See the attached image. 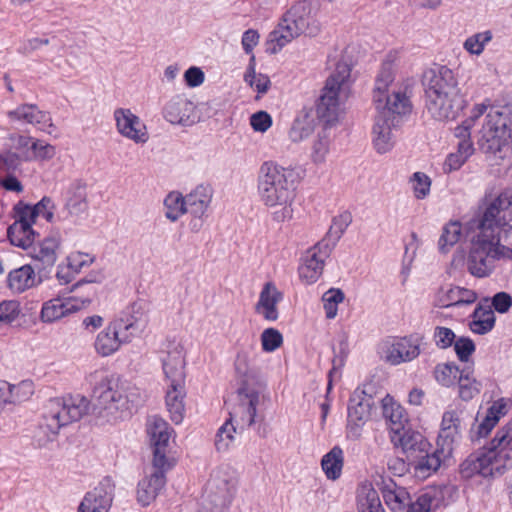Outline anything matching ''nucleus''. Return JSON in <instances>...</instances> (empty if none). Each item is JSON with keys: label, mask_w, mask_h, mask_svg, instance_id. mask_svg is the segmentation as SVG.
Listing matches in <instances>:
<instances>
[{"label": "nucleus", "mask_w": 512, "mask_h": 512, "mask_svg": "<svg viewBox=\"0 0 512 512\" xmlns=\"http://www.w3.org/2000/svg\"><path fill=\"white\" fill-rule=\"evenodd\" d=\"M511 119L501 109L490 107L478 133L477 145L485 154L495 155L509 146L512 139Z\"/></svg>", "instance_id": "1a4fd4ad"}, {"label": "nucleus", "mask_w": 512, "mask_h": 512, "mask_svg": "<svg viewBox=\"0 0 512 512\" xmlns=\"http://www.w3.org/2000/svg\"><path fill=\"white\" fill-rule=\"evenodd\" d=\"M195 111L193 102L182 95H177L167 102L163 109L164 118L171 124L189 125Z\"/></svg>", "instance_id": "393cba45"}, {"label": "nucleus", "mask_w": 512, "mask_h": 512, "mask_svg": "<svg viewBox=\"0 0 512 512\" xmlns=\"http://www.w3.org/2000/svg\"><path fill=\"white\" fill-rule=\"evenodd\" d=\"M493 35L490 30L476 33L468 37L464 42V49L473 55H480L485 46L492 40Z\"/></svg>", "instance_id": "3c124183"}, {"label": "nucleus", "mask_w": 512, "mask_h": 512, "mask_svg": "<svg viewBox=\"0 0 512 512\" xmlns=\"http://www.w3.org/2000/svg\"><path fill=\"white\" fill-rule=\"evenodd\" d=\"M459 386V396L469 401L480 392V383L472 376V372L467 369L461 370L457 379Z\"/></svg>", "instance_id": "49530a36"}, {"label": "nucleus", "mask_w": 512, "mask_h": 512, "mask_svg": "<svg viewBox=\"0 0 512 512\" xmlns=\"http://www.w3.org/2000/svg\"><path fill=\"white\" fill-rule=\"evenodd\" d=\"M283 299V294L272 282H267L262 288L259 300L255 306L258 314L267 321H276L279 317L277 305Z\"/></svg>", "instance_id": "a878e982"}, {"label": "nucleus", "mask_w": 512, "mask_h": 512, "mask_svg": "<svg viewBox=\"0 0 512 512\" xmlns=\"http://www.w3.org/2000/svg\"><path fill=\"white\" fill-rule=\"evenodd\" d=\"M163 371L168 381L166 407L172 422L180 424L185 415V359L183 348L172 344L171 350L162 359Z\"/></svg>", "instance_id": "6e6552de"}, {"label": "nucleus", "mask_w": 512, "mask_h": 512, "mask_svg": "<svg viewBox=\"0 0 512 512\" xmlns=\"http://www.w3.org/2000/svg\"><path fill=\"white\" fill-rule=\"evenodd\" d=\"M331 136L327 129H323L318 132L314 139L311 147V160L314 164L320 165L326 161V158L330 152Z\"/></svg>", "instance_id": "79ce46f5"}, {"label": "nucleus", "mask_w": 512, "mask_h": 512, "mask_svg": "<svg viewBox=\"0 0 512 512\" xmlns=\"http://www.w3.org/2000/svg\"><path fill=\"white\" fill-rule=\"evenodd\" d=\"M146 430L152 447H169L173 429L163 418L157 415L148 417Z\"/></svg>", "instance_id": "7c9ffc66"}, {"label": "nucleus", "mask_w": 512, "mask_h": 512, "mask_svg": "<svg viewBox=\"0 0 512 512\" xmlns=\"http://www.w3.org/2000/svg\"><path fill=\"white\" fill-rule=\"evenodd\" d=\"M497 418L491 416L488 412L483 420L471 431V439L479 440L480 438H484L492 431V429L497 424Z\"/></svg>", "instance_id": "0e129e2a"}, {"label": "nucleus", "mask_w": 512, "mask_h": 512, "mask_svg": "<svg viewBox=\"0 0 512 512\" xmlns=\"http://www.w3.org/2000/svg\"><path fill=\"white\" fill-rule=\"evenodd\" d=\"M456 339L452 329L444 326H436L433 332V341L439 349L451 347Z\"/></svg>", "instance_id": "bf43d9fd"}, {"label": "nucleus", "mask_w": 512, "mask_h": 512, "mask_svg": "<svg viewBox=\"0 0 512 512\" xmlns=\"http://www.w3.org/2000/svg\"><path fill=\"white\" fill-rule=\"evenodd\" d=\"M390 440L393 446L400 449L408 459L416 458L417 455L431 449L429 441L417 430L410 425L390 432Z\"/></svg>", "instance_id": "dca6fc26"}, {"label": "nucleus", "mask_w": 512, "mask_h": 512, "mask_svg": "<svg viewBox=\"0 0 512 512\" xmlns=\"http://www.w3.org/2000/svg\"><path fill=\"white\" fill-rule=\"evenodd\" d=\"M383 499L392 512L406 508V512H434L446 508L444 491L441 489H427L413 502L405 488L386 486L383 489Z\"/></svg>", "instance_id": "9d476101"}, {"label": "nucleus", "mask_w": 512, "mask_h": 512, "mask_svg": "<svg viewBox=\"0 0 512 512\" xmlns=\"http://www.w3.org/2000/svg\"><path fill=\"white\" fill-rule=\"evenodd\" d=\"M373 398L363 389L357 388L351 395L348 405V431L357 438L360 427L369 419Z\"/></svg>", "instance_id": "f3484780"}, {"label": "nucleus", "mask_w": 512, "mask_h": 512, "mask_svg": "<svg viewBox=\"0 0 512 512\" xmlns=\"http://www.w3.org/2000/svg\"><path fill=\"white\" fill-rule=\"evenodd\" d=\"M245 81L258 93L264 94L270 87V79L264 74H256L253 68H250L245 74Z\"/></svg>", "instance_id": "052dcab7"}, {"label": "nucleus", "mask_w": 512, "mask_h": 512, "mask_svg": "<svg viewBox=\"0 0 512 512\" xmlns=\"http://www.w3.org/2000/svg\"><path fill=\"white\" fill-rule=\"evenodd\" d=\"M31 160L29 151L17 153L11 150H6L0 153V163L7 170L17 169L23 161Z\"/></svg>", "instance_id": "6e6d98bb"}, {"label": "nucleus", "mask_w": 512, "mask_h": 512, "mask_svg": "<svg viewBox=\"0 0 512 512\" xmlns=\"http://www.w3.org/2000/svg\"><path fill=\"white\" fill-rule=\"evenodd\" d=\"M166 477L161 472H154L138 484L137 501L142 507L148 506L164 488Z\"/></svg>", "instance_id": "c85d7f7f"}, {"label": "nucleus", "mask_w": 512, "mask_h": 512, "mask_svg": "<svg viewBox=\"0 0 512 512\" xmlns=\"http://www.w3.org/2000/svg\"><path fill=\"white\" fill-rule=\"evenodd\" d=\"M356 503L358 512H384L379 494L370 482L358 486Z\"/></svg>", "instance_id": "473e14b6"}, {"label": "nucleus", "mask_w": 512, "mask_h": 512, "mask_svg": "<svg viewBox=\"0 0 512 512\" xmlns=\"http://www.w3.org/2000/svg\"><path fill=\"white\" fill-rule=\"evenodd\" d=\"M59 244V236L52 235L44 238L38 245L30 247L29 254L34 261L40 264L39 269H46L55 264Z\"/></svg>", "instance_id": "cd10ccee"}, {"label": "nucleus", "mask_w": 512, "mask_h": 512, "mask_svg": "<svg viewBox=\"0 0 512 512\" xmlns=\"http://www.w3.org/2000/svg\"><path fill=\"white\" fill-rule=\"evenodd\" d=\"M213 196V190L209 185H198L194 190L185 196L187 213H190L194 219L190 222V228L198 232L202 227V219L207 216V210L210 206Z\"/></svg>", "instance_id": "412c9836"}, {"label": "nucleus", "mask_w": 512, "mask_h": 512, "mask_svg": "<svg viewBox=\"0 0 512 512\" xmlns=\"http://www.w3.org/2000/svg\"><path fill=\"white\" fill-rule=\"evenodd\" d=\"M88 409V399L80 395L49 399L39 425V433L46 437L42 444L53 441L61 428L79 421Z\"/></svg>", "instance_id": "0eeeda50"}, {"label": "nucleus", "mask_w": 512, "mask_h": 512, "mask_svg": "<svg viewBox=\"0 0 512 512\" xmlns=\"http://www.w3.org/2000/svg\"><path fill=\"white\" fill-rule=\"evenodd\" d=\"M395 55L390 53L382 62L375 78L373 102L377 113L398 120L410 114L412 103L408 87L395 82Z\"/></svg>", "instance_id": "20e7f679"}, {"label": "nucleus", "mask_w": 512, "mask_h": 512, "mask_svg": "<svg viewBox=\"0 0 512 512\" xmlns=\"http://www.w3.org/2000/svg\"><path fill=\"white\" fill-rule=\"evenodd\" d=\"M35 274L30 265H24L10 271L7 278L8 287L15 293H21L34 285Z\"/></svg>", "instance_id": "e433bc0d"}, {"label": "nucleus", "mask_w": 512, "mask_h": 512, "mask_svg": "<svg viewBox=\"0 0 512 512\" xmlns=\"http://www.w3.org/2000/svg\"><path fill=\"white\" fill-rule=\"evenodd\" d=\"M68 268L78 273L93 262V257L82 252H73L67 257Z\"/></svg>", "instance_id": "774afa93"}, {"label": "nucleus", "mask_w": 512, "mask_h": 512, "mask_svg": "<svg viewBox=\"0 0 512 512\" xmlns=\"http://www.w3.org/2000/svg\"><path fill=\"white\" fill-rule=\"evenodd\" d=\"M462 236L461 224L457 221L446 224L438 241V248L441 253H447Z\"/></svg>", "instance_id": "c03bdc74"}, {"label": "nucleus", "mask_w": 512, "mask_h": 512, "mask_svg": "<svg viewBox=\"0 0 512 512\" xmlns=\"http://www.w3.org/2000/svg\"><path fill=\"white\" fill-rule=\"evenodd\" d=\"M512 188H507L495 198L485 197V209L478 223V232L471 239L468 257L462 251L456 252L451 261V270L462 269L483 278L490 275L495 262L512 260Z\"/></svg>", "instance_id": "f257e3e1"}, {"label": "nucleus", "mask_w": 512, "mask_h": 512, "mask_svg": "<svg viewBox=\"0 0 512 512\" xmlns=\"http://www.w3.org/2000/svg\"><path fill=\"white\" fill-rule=\"evenodd\" d=\"M422 342L418 334L386 340L380 348L381 357L391 365L411 362L420 355Z\"/></svg>", "instance_id": "f8f14e48"}, {"label": "nucleus", "mask_w": 512, "mask_h": 512, "mask_svg": "<svg viewBox=\"0 0 512 512\" xmlns=\"http://www.w3.org/2000/svg\"><path fill=\"white\" fill-rule=\"evenodd\" d=\"M114 488L111 479L104 478L85 494L77 512H108L112 506Z\"/></svg>", "instance_id": "aec40b11"}, {"label": "nucleus", "mask_w": 512, "mask_h": 512, "mask_svg": "<svg viewBox=\"0 0 512 512\" xmlns=\"http://www.w3.org/2000/svg\"><path fill=\"white\" fill-rule=\"evenodd\" d=\"M7 117L11 121L38 126L41 130L48 133H51L49 128L53 127L49 113L40 110L35 104L19 105L15 109L8 111Z\"/></svg>", "instance_id": "b1692460"}, {"label": "nucleus", "mask_w": 512, "mask_h": 512, "mask_svg": "<svg viewBox=\"0 0 512 512\" xmlns=\"http://www.w3.org/2000/svg\"><path fill=\"white\" fill-rule=\"evenodd\" d=\"M123 330H128V322L122 318L113 320L98 333L94 342L96 352L103 357L114 354L124 342L120 337Z\"/></svg>", "instance_id": "4be33fe9"}, {"label": "nucleus", "mask_w": 512, "mask_h": 512, "mask_svg": "<svg viewBox=\"0 0 512 512\" xmlns=\"http://www.w3.org/2000/svg\"><path fill=\"white\" fill-rule=\"evenodd\" d=\"M236 487L237 481L234 477H226L220 471L212 474L205 491V500L210 504L207 509H228L235 495Z\"/></svg>", "instance_id": "4468645a"}, {"label": "nucleus", "mask_w": 512, "mask_h": 512, "mask_svg": "<svg viewBox=\"0 0 512 512\" xmlns=\"http://www.w3.org/2000/svg\"><path fill=\"white\" fill-rule=\"evenodd\" d=\"M7 235L10 243L22 249L30 248L38 234L32 229V226L23 224H11L7 229Z\"/></svg>", "instance_id": "ea45409f"}, {"label": "nucleus", "mask_w": 512, "mask_h": 512, "mask_svg": "<svg viewBox=\"0 0 512 512\" xmlns=\"http://www.w3.org/2000/svg\"><path fill=\"white\" fill-rule=\"evenodd\" d=\"M149 134L146 125L135 115L130 114V140L136 143H146Z\"/></svg>", "instance_id": "680f3d73"}, {"label": "nucleus", "mask_w": 512, "mask_h": 512, "mask_svg": "<svg viewBox=\"0 0 512 512\" xmlns=\"http://www.w3.org/2000/svg\"><path fill=\"white\" fill-rule=\"evenodd\" d=\"M344 293L337 288L327 290L323 296V308L328 319H334L338 312V304L344 301Z\"/></svg>", "instance_id": "8fccbe9b"}, {"label": "nucleus", "mask_w": 512, "mask_h": 512, "mask_svg": "<svg viewBox=\"0 0 512 512\" xmlns=\"http://www.w3.org/2000/svg\"><path fill=\"white\" fill-rule=\"evenodd\" d=\"M165 216L172 222L187 213L185 197L176 191L170 192L164 199Z\"/></svg>", "instance_id": "37998d69"}, {"label": "nucleus", "mask_w": 512, "mask_h": 512, "mask_svg": "<svg viewBox=\"0 0 512 512\" xmlns=\"http://www.w3.org/2000/svg\"><path fill=\"white\" fill-rule=\"evenodd\" d=\"M414 196L419 199H425L431 189V179L423 172H415L410 178Z\"/></svg>", "instance_id": "864d4df0"}, {"label": "nucleus", "mask_w": 512, "mask_h": 512, "mask_svg": "<svg viewBox=\"0 0 512 512\" xmlns=\"http://www.w3.org/2000/svg\"><path fill=\"white\" fill-rule=\"evenodd\" d=\"M315 6L310 0L296 2L283 15L277 27L269 33L267 52L278 53L283 47L302 33L316 36L320 27L314 19Z\"/></svg>", "instance_id": "39448f33"}, {"label": "nucleus", "mask_w": 512, "mask_h": 512, "mask_svg": "<svg viewBox=\"0 0 512 512\" xmlns=\"http://www.w3.org/2000/svg\"><path fill=\"white\" fill-rule=\"evenodd\" d=\"M88 209L86 184L81 181H74L66 192L65 205L57 215L60 221H71L76 223Z\"/></svg>", "instance_id": "6ab92c4d"}, {"label": "nucleus", "mask_w": 512, "mask_h": 512, "mask_svg": "<svg viewBox=\"0 0 512 512\" xmlns=\"http://www.w3.org/2000/svg\"><path fill=\"white\" fill-rule=\"evenodd\" d=\"M491 447H511L512 448V419L501 429H499L491 441Z\"/></svg>", "instance_id": "69168bd1"}, {"label": "nucleus", "mask_w": 512, "mask_h": 512, "mask_svg": "<svg viewBox=\"0 0 512 512\" xmlns=\"http://www.w3.org/2000/svg\"><path fill=\"white\" fill-rule=\"evenodd\" d=\"M382 413L384 418L390 423V432L400 430L409 425L405 409L389 395L382 400Z\"/></svg>", "instance_id": "72a5a7b5"}, {"label": "nucleus", "mask_w": 512, "mask_h": 512, "mask_svg": "<svg viewBox=\"0 0 512 512\" xmlns=\"http://www.w3.org/2000/svg\"><path fill=\"white\" fill-rule=\"evenodd\" d=\"M299 172L291 167H284L274 161L264 162L259 169L257 192L260 202L273 212L277 222L290 220L293 216L292 204L295 199Z\"/></svg>", "instance_id": "f03ea898"}, {"label": "nucleus", "mask_w": 512, "mask_h": 512, "mask_svg": "<svg viewBox=\"0 0 512 512\" xmlns=\"http://www.w3.org/2000/svg\"><path fill=\"white\" fill-rule=\"evenodd\" d=\"M426 108L438 121L453 120L462 109L463 100L454 72L439 65L427 69L423 75Z\"/></svg>", "instance_id": "7ed1b4c3"}, {"label": "nucleus", "mask_w": 512, "mask_h": 512, "mask_svg": "<svg viewBox=\"0 0 512 512\" xmlns=\"http://www.w3.org/2000/svg\"><path fill=\"white\" fill-rule=\"evenodd\" d=\"M238 404L235 416L239 419L241 427H250L256 421L257 407L262 393L258 387L243 382L238 391Z\"/></svg>", "instance_id": "a211bd4d"}, {"label": "nucleus", "mask_w": 512, "mask_h": 512, "mask_svg": "<svg viewBox=\"0 0 512 512\" xmlns=\"http://www.w3.org/2000/svg\"><path fill=\"white\" fill-rule=\"evenodd\" d=\"M149 303L148 301L141 299L133 303L130 313V335H141L149 322L148 318Z\"/></svg>", "instance_id": "a19ab883"}, {"label": "nucleus", "mask_w": 512, "mask_h": 512, "mask_svg": "<svg viewBox=\"0 0 512 512\" xmlns=\"http://www.w3.org/2000/svg\"><path fill=\"white\" fill-rule=\"evenodd\" d=\"M316 121L312 110L302 109L295 117L289 130V139L299 143L307 139L315 130Z\"/></svg>", "instance_id": "2f4dec72"}, {"label": "nucleus", "mask_w": 512, "mask_h": 512, "mask_svg": "<svg viewBox=\"0 0 512 512\" xmlns=\"http://www.w3.org/2000/svg\"><path fill=\"white\" fill-rule=\"evenodd\" d=\"M477 300V294L473 290L454 286L449 288L439 299L443 307H459L471 305Z\"/></svg>", "instance_id": "f704fd0d"}, {"label": "nucleus", "mask_w": 512, "mask_h": 512, "mask_svg": "<svg viewBox=\"0 0 512 512\" xmlns=\"http://www.w3.org/2000/svg\"><path fill=\"white\" fill-rule=\"evenodd\" d=\"M153 468L155 472L165 473L175 465V460L169 455V447H153Z\"/></svg>", "instance_id": "603ef678"}, {"label": "nucleus", "mask_w": 512, "mask_h": 512, "mask_svg": "<svg viewBox=\"0 0 512 512\" xmlns=\"http://www.w3.org/2000/svg\"><path fill=\"white\" fill-rule=\"evenodd\" d=\"M460 372L459 368L454 364H438L434 370V377L440 385L450 387L456 383Z\"/></svg>", "instance_id": "09e8293b"}, {"label": "nucleus", "mask_w": 512, "mask_h": 512, "mask_svg": "<svg viewBox=\"0 0 512 512\" xmlns=\"http://www.w3.org/2000/svg\"><path fill=\"white\" fill-rule=\"evenodd\" d=\"M283 343L282 334L275 328H267L261 334V346L264 352H274Z\"/></svg>", "instance_id": "4d7b16f0"}, {"label": "nucleus", "mask_w": 512, "mask_h": 512, "mask_svg": "<svg viewBox=\"0 0 512 512\" xmlns=\"http://www.w3.org/2000/svg\"><path fill=\"white\" fill-rule=\"evenodd\" d=\"M236 428L232 423V418L226 420L217 430L214 445L218 452H227L235 441Z\"/></svg>", "instance_id": "a18cd8bd"}, {"label": "nucleus", "mask_w": 512, "mask_h": 512, "mask_svg": "<svg viewBox=\"0 0 512 512\" xmlns=\"http://www.w3.org/2000/svg\"><path fill=\"white\" fill-rule=\"evenodd\" d=\"M332 252V244L320 240L305 251L298 268L299 277L308 284L316 282L322 275L324 264Z\"/></svg>", "instance_id": "2eb2a0df"}, {"label": "nucleus", "mask_w": 512, "mask_h": 512, "mask_svg": "<svg viewBox=\"0 0 512 512\" xmlns=\"http://www.w3.org/2000/svg\"><path fill=\"white\" fill-rule=\"evenodd\" d=\"M460 414L461 411L457 409L448 410L443 414L438 436V445L442 446V451L451 452L453 443L460 437Z\"/></svg>", "instance_id": "bb28decb"}, {"label": "nucleus", "mask_w": 512, "mask_h": 512, "mask_svg": "<svg viewBox=\"0 0 512 512\" xmlns=\"http://www.w3.org/2000/svg\"><path fill=\"white\" fill-rule=\"evenodd\" d=\"M444 451L441 450H435L433 452L426 451L423 452V454L417 455L416 458H411L415 461L414 469L415 474L420 478H427L433 473H435L439 467L441 466V457L440 453H443Z\"/></svg>", "instance_id": "c9c22d12"}, {"label": "nucleus", "mask_w": 512, "mask_h": 512, "mask_svg": "<svg viewBox=\"0 0 512 512\" xmlns=\"http://www.w3.org/2000/svg\"><path fill=\"white\" fill-rule=\"evenodd\" d=\"M352 221L351 214L344 212L333 218L332 224L327 232L326 236L322 240L328 241L332 244V250L336 246L343 233L346 231Z\"/></svg>", "instance_id": "de8ad7c7"}, {"label": "nucleus", "mask_w": 512, "mask_h": 512, "mask_svg": "<svg viewBox=\"0 0 512 512\" xmlns=\"http://www.w3.org/2000/svg\"><path fill=\"white\" fill-rule=\"evenodd\" d=\"M495 325V315L490 306L478 305L473 314L469 327L473 333L484 335Z\"/></svg>", "instance_id": "4c0bfd02"}, {"label": "nucleus", "mask_w": 512, "mask_h": 512, "mask_svg": "<svg viewBox=\"0 0 512 512\" xmlns=\"http://www.w3.org/2000/svg\"><path fill=\"white\" fill-rule=\"evenodd\" d=\"M124 393L125 389L118 375L100 377L92 393L95 409H99V413L101 410H118Z\"/></svg>", "instance_id": "ddd939ff"}, {"label": "nucleus", "mask_w": 512, "mask_h": 512, "mask_svg": "<svg viewBox=\"0 0 512 512\" xmlns=\"http://www.w3.org/2000/svg\"><path fill=\"white\" fill-rule=\"evenodd\" d=\"M398 120L385 115L376 114L372 128V142L379 154L389 152L396 143V127Z\"/></svg>", "instance_id": "5701e85b"}, {"label": "nucleus", "mask_w": 512, "mask_h": 512, "mask_svg": "<svg viewBox=\"0 0 512 512\" xmlns=\"http://www.w3.org/2000/svg\"><path fill=\"white\" fill-rule=\"evenodd\" d=\"M14 223L23 224L25 226H32L37 218L35 209L33 206L25 204L23 202H18L14 206Z\"/></svg>", "instance_id": "5fc2aeb1"}, {"label": "nucleus", "mask_w": 512, "mask_h": 512, "mask_svg": "<svg viewBox=\"0 0 512 512\" xmlns=\"http://www.w3.org/2000/svg\"><path fill=\"white\" fill-rule=\"evenodd\" d=\"M20 313L19 303L17 301H4L0 303V324L7 325L12 323Z\"/></svg>", "instance_id": "e2e57ef3"}, {"label": "nucleus", "mask_w": 512, "mask_h": 512, "mask_svg": "<svg viewBox=\"0 0 512 512\" xmlns=\"http://www.w3.org/2000/svg\"><path fill=\"white\" fill-rule=\"evenodd\" d=\"M328 65L330 68L334 66V70L327 78L322 89L316 113L320 119L330 124L337 120L340 105L350 94L352 80L351 63L343 55L339 59L338 56L332 57L330 55Z\"/></svg>", "instance_id": "423d86ee"}, {"label": "nucleus", "mask_w": 512, "mask_h": 512, "mask_svg": "<svg viewBox=\"0 0 512 512\" xmlns=\"http://www.w3.org/2000/svg\"><path fill=\"white\" fill-rule=\"evenodd\" d=\"M453 345L460 361H467L475 351L474 342L470 338L460 337L459 339H455Z\"/></svg>", "instance_id": "338daca9"}, {"label": "nucleus", "mask_w": 512, "mask_h": 512, "mask_svg": "<svg viewBox=\"0 0 512 512\" xmlns=\"http://www.w3.org/2000/svg\"><path fill=\"white\" fill-rule=\"evenodd\" d=\"M95 282H97L96 278H85L73 286L72 292L76 295L46 301L41 310L42 321L54 322L90 304L96 294V288L93 285Z\"/></svg>", "instance_id": "9b49d317"}, {"label": "nucleus", "mask_w": 512, "mask_h": 512, "mask_svg": "<svg viewBox=\"0 0 512 512\" xmlns=\"http://www.w3.org/2000/svg\"><path fill=\"white\" fill-rule=\"evenodd\" d=\"M31 159L49 160L52 159L56 150L53 145H50L42 140L33 139L31 143V151H29Z\"/></svg>", "instance_id": "13d9d810"}, {"label": "nucleus", "mask_w": 512, "mask_h": 512, "mask_svg": "<svg viewBox=\"0 0 512 512\" xmlns=\"http://www.w3.org/2000/svg\"><path fill=\"white\" fill-rule=\"evenodd\" d=\"M344 463L343 451L339 446H334L321 460V467L329 480L340 478Z\"/></svg>", "instance_id": "58836bf2"}, {"label": "nucleus", "mask_w": 512, "mask_h": 512, "mask_svg": "<svg viewBox=\"0 0 512 512\" xmlns=\"http://www.w3.org/2000/svg\"><path fill=\"white\" fill-rule=\"evenodd\" d=\"M492 447L480 452L478 455L468 458L461 464V473L469 478L474 474L483 477H492Z\"/></svg>", "instance_id": "c756f323"}]
</instances>
